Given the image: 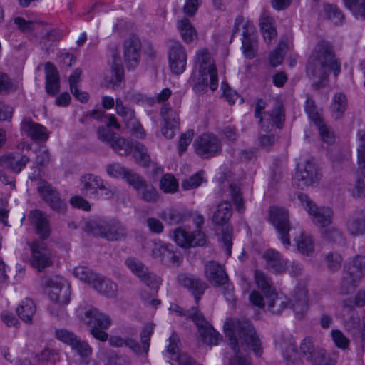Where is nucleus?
Segmentation results:
<instances>
[{
  "label": "nucleus",
  "instance_id": "f257e3e1",
  "mask_svg": "<svg viewBox=\"0 0 365 365\" xmlns=\"http://www.w3.org/2000/svg\"><path fill=\"white\" fill-rule=\"evenodd\" d=\"M328 71L337 76L341 71V63L336 58L331 45L322 41L316 45L309 58L307 73L309 78H318L322 81L327 78Z\"/></svg>",
  "mask_w": 365,
  "mask_h": 365
},
{
  "label": "nucleus",
  "instance_id": "f03ea898",
  "mask_svg": "<svg viewBox=\"0 0 365 365\" xmlns=\"http://www.w3.org/2000/svg\"><path fill=\"white\" fill-rule=\"evenodd\" d=\"M283 348V356L287 365H302L301 357L313 363L314 365H327L333 362L336 365V354L334 351L330 356L319 346L314 344H285Z\"/></svg>",
  "mask_w": 365,
  "mask_h": 365
},
{
  "label": "nucleus",
  "instance_id": "7ed1b4c3",
  "mask_svg": "<svg viewBox=\"0 0 365 365\" xmlns=\"http://www.w3.org/2000/svg\"><path fill=\"white\" fill-rule=\"evenodd\" d=\"M85 230L94 236L109 241L122 240L126 237V229L118 220L108 218H97L87 221Z\"/></svg>",
  "mask_w": 365,
  "mask_h": 365
},
{
  "label": "nucleus",
  "instance_id": "20e7f679",
  "mask_svg": "<svg viewBox=\"0 0 365 365\" xmlns=\"http://www.w3.org/2000/svg\"><path fill=\"white\" fill-rule=\"evenodd\" d=\"M170 310L177 315L191 319L197 326L199 334L204 342H218L222 336L207 321L202 312L197 307L185 310L178 304H172Z\"/></svg>",
  "mask_w": 365,
  "mask_h": 365
},
{
  "label": "nucleus",
  "instance_id": "39448f33",
  "mask_svg": "<svg viewBox=\"0 0 365 365\" xmlns=\"http://www.w3.org/2000/svg\"><path fill=\"white\" fill-rule=\"evenodd\" d=\"M195 66L199 70L196 85L209 86L212 91H215L218 86L217 71L207 48H200L196 52Z\"/></svg>",
  "mask_w": 365,
  "mask_h": 365
},
{
  "label": "nucleus",
  "instance_id": "423d86ee",
  "mask_svg": "<svg viewBox=\"0 0 365 365\" xmlns=\"http://www.w3.org/2000/svg\"><path fill=\"white\" fill-rule=\"evenodd\" d=\"M224 331L230 342H259V338L255 329L249 321L228 319L224 324Z\"/></svg>",
  "mask_w": 365,
  "mask_h": 365
},
{
  "label": "nucleus",
  "instance_id": "0eeeda50",
  "mask_svg": "<svg viewBox=\"0 0 365 365\" xmlns=\"http://www.w3.org/2000/svg\"><path fill=\"white\" fill-rule=\"evenodd\" d=\"M81 319L88 325L91 326L90 329L91 334L96 340L105 342L108 334L102 330V329H108L112 324L110 317L101 312L95 307H91L86 310L83 315H81Z\"/></svg>",
  "mask_w": 365,
  "mask_h": 365
},
{
  "label": "nucleus",
  "instance_id": "6e6552de",
  "mask_svg": "<svg viewBox=\"0 0 365 365\" xmlns=\"http://www.w3.org/2000/svg\"><path fill=\"white\" fill-rule=\"evenodd\" d=\"M81 190L86 195L94 198H109L113 190L108 183L101 177L93 174H86L80 180Z\"/></svg>",
  "mask_w": 365,
  "mask_h": 365
},
{
  "label": "nucleus",
  "instance_id": "1a4fd4ad",
  "mask_svg": "<svg viewBox=\"0 0 365 365\" xmlns=\"http://www.w3.org/2000/svg\"><path fill=\"white\" fill-rule=\"evenodd\" d=\"M365 276V257L357 255L345 266L341 284V292L347 294Z\"/></svg>",
  "mask_w": 365,
  "mask_h": 365
},
{
  "label": "nucleus",
  "instance_id": "9d476101",
  "mask_svg": "<svg viewBox=\"0 0 365 365\" xmlns=\"http://www.w3.org/2000/svg\"><path fill=\"white\" fill-rule=\"evenodd\" d=\"M297 197L302 206L309 213L314 224L319 227H325L331 223L334 212L331 208L327 207H319L304 193L298 194Z\"/></svg>",
  "mask_w": 365,
  "mask_h": 365
},
{
  "label": "nucleus",
  "instance_id": "9b49d317",
  "mask_svg": "<svg viewBox=\"0 0 365 365\" xmlns=\"http://www.w3.org/2000/svg\"><path fill=\"white\" fill-rule=\"evenodd\" d=\"M269 222L277 232L278 238L285 246L290 245L289 231L292 227L289 222L288 211L280 207H271L269 208Z\"/></svg>",
  "mask_w": 365,
  "mask_h": 365
},
{
  "label": "nucleus",
  "instance_id": "f8f14e48",
  "mask_svg": "<svg viewBox=\"0 0 365 365\" xmlns=\"http://www.w3.org/2000/svg\"><path fill=\"white\" fill-rule=\"evenodd\" d=\"M193 146L196 153L202 158H210L222 151V142L215 135L205 133L198 136Z\"/></svg>",
  "mask_w": 365,
  "mask_h": 365
},
{
  "label": "nucleus",
  "instance_id": "ddd939ff",
  "mask_svg": "<svg viewBox=\"0 0 365 365\" xmlns=\"http://www.w3.org/2000/svg\"><path fill=\"white\" fill-rule=\"evenodd\" d=\"M125 264L130 272L148 287L158 289L160 284V279L153 272L139 259L135 257H128Z\"/></svg>",
  "mask_w": 365,
  "mask_h": 365
},
{
  "label": "nucleus",
  "instance_id": "4468645a",
  "mask_svg": "<svg viewBox=\"0 0 365 365\" xmlns=\"http://www.w3.org/2000/svg\"><path fill=\"white\" fill-rule=\"evenodd\" d=\"M235 356L230 359V365H252L249 354L252 351L257 357L263 352L261 344H230Z\"/></svg>",
  "mask_w": 365,
  "mask_h": 365
},
{
  "label": "nucleus",
  "instance_id": "2eb2a0df",
  "mask_svg": "<svg viewBox=\"0 0 365 365\" xmlns=\"http://www.w3.org/2000/svg\"><path fill=\"white\" fill-rule=\"evenodd\" d=\"M162 118L160 131L167 139H172L179 131L180 118L178 112L168 105H164L160 111Z\"/></svg>",
  "mask_w": 365,
  "mask_h": 365
},
{
  "label": "nucleus",
  "instance_id": "dca6fc26",
  "mask_svg": "<svg viewBox=\"0 0 365 365\" xmlns=\"http://www.w3.org/2000/svg\"><path fill=\"white\" fill-rule=\"evenodd\" d=\"M168 61L171 72L175 75L182 73L187 65V52L179 41H170Z\"/></svg>",
  "mask_w": 365,
  "mask_h": 365
},
{
  "label": "nucleus",
  "instance_id": "f3484780",
  "mask_svg": "<svg viewBox=\"0 0 365 365\" xmlns=\"http://www.w3.org/2000/svg\"><path fill=\"white\" fill-rule=\"evenodd\" d=\"M37 190L41 198L49 205L51 209L58 212L66 211V202L60 197L58 191L51 184L41 180L38 183Z\"/></svg>",
  "mask_w": 365,
  "mask_h": 365
},
{
  "label": "nucleus",
  "instance_id": "a211bd4d",
  "mask_svg": "<svg viewBox=\"0 0 365 365\" xmlns=\"http://www.w3.org/2000/svg\"><path fill=\"white\" fill-rule=\"evenodd\" d=\"M31 251V264L42 271L52 264L51 255L46 244L43 241H34L29 244Z\"/></svg>",
  "mask_w": 365,
  "mask_h": 365
},
{
  "label": "nucleus",
  "instance_id": "6ab92c4d",
  "mask_svg": "<svg viewBox=\"0 0 365 365\" xmlns=\"http://www.w3.org/2000/svg\"><path fill=\"white\" fill-rule=\"evenodd\" d=\"M49 287V298L60 304L66 305L70 302V285L63 277L50 279L48 282Z\"/></svg>",
  "mask_w": 365,
  "mask_h": 365
},
{
  "label": "nucleus",
  "instance_id": "aec40b11",
  "mask_svg": "<svg viewBox=\"0 0 365 365\" xmlns=\"http://www.w3.org/2000/svg\"><path fill=\"white\" fill-rule=\"evenodd\" d=\"M141 43L135 36H130L123 45V59L128 70L135 69L139 64Z\"/></svg>",
  "mask_w": 365,
  "mask_h": 365
},
{
  "label": "nucleus",
  "instance_id": "412c9836",
  "mask_svg": "<svg viewBox=\"0 0 365 365\" xmlns=\"http://www.w3.org/2000/svg\"><path fill=\"white\" fill-rule=\"evenodd\" d=\"M178 281L181 286L186 288L192 293L196 304H198L202 295L207 288L206 282L200 277L187 273L178 274Z\"/></svg>",
  "mask_w": 365,
  "mask_h": 365
},
{
  "label": "nucleus",
  "instance_id": "4be33fe9",
  "mask_svg": "<svg viewBox=\"0 0 365 365\" xmlns=\"http://www.w3.org/2000/svg\"><path fill=\"white\" fill-rule=\"evenodd\" d=\"M319 180L317 168L316 164L307 160L304 167L295 174L294 183L299 189L312 185Z\"/></svg>",
  "mask_w": 365,
  "mask_h": 365
},
{
  "label": "nucleus",
  "instance_id": "5701e85b",
  "mask_svg": "<svg viewBox=\"0 0 365 365\" xmlns=\"http://www.w3.org/2000/svg\"><path fill=\"white\" fill-rule=\"evenodd\" d=\"M29 158L21 152H11L0 157V166L19 173L29 163Z\"/></svg>",
  "mask_w": 365,
  "mask_h": 365
},
{
  "label": "nucleus",
  "instance_id": "b1692460",
  "mask_svg": "<svg viewBox=\"0 0 365 365\" xmlns=\"http://www.w3.org/2000/svg\"><path fill=\"white\" fill-rule=\"evenodd\" d=\"M205 276L208 282L215 287L225 285L228 276L225 269L218 263L211 261L205 266Z\"/></svg>",
  "mask_w": 365,
  "mask_h": 365
},
{
  "label": "nucleus",
  "instance_id": "393cba45",
  "mask_svg": "<svg viewBox=\"0 0 365 365\" xmlns=\"http://www.w3.org/2000/svg\"><path fill=\"white\" fill-rule=\"evenodd\" d=\"M264 259L267 268L274 273L282 274L288 268L287 261L275 250H267L264 254Z\"/></svg>",
  "mask_w": 365,
  "mask_h": 365
},
{
  "label": "nucleus",
  "instance_id": "a878e982",
  "mask_svg": "<svg viewBox=\"0 0 365 365\" xmlns=\"http://www.w3.org/2000/svg\"><path fill=\"white\" fill-rule=\"evenodd\" d=\"M21 128L34 140L46 141L48 138L46 128L30 118H25L23 119Z\"/></svg>",
  "mask_w": 365,
  "mask_h": 365
},
{
  "label": "nucleus",
  "instance_id": "bb28decb",
  "mask_svg": "<svg viewBox=\"0 0 365 365\" xmlns=\"http://www.w3.org/2000/svg\"><path fill=\"white\" fill-rule=\"evenodd\" d=\"M172 247V245L164 243L162 241L154 242L152 248L153 257L161 262H180L182 258L173 252Z\"/></svg>",
  "mask_w": 365,
  "mask_h": 365
},
{
  "label": "nucleus",
  "instance_id": "cd10ccee",
  "mask_svg": "<svg viewBox=\"0 0 365 365\" xmlns=\"http://www.w3.org/2000/svg\"><path fill=\"white\" fill-rule=\"evenodd\" d=\"M253 26L249 23L243 25V34L242 39V48L246 58H253L256 55L257 39L252 33Z\"/></svg>",
  "mask_w": 365,
  "mask_h": 365
},
{
  "label": "nucleus",
  "instance_id": "c85d7f7f",
  "mask_svg": "<svg viewBox=\"0 0 365 365\" xmlns=\"http://www.w3.org/2000/svg\"><path fill=\"white\" fill-rule=\"evenodd\" d=\"M29 220L33 225L41 237L46 239L50 235V226L46 215L38 210L31 211Z\"/></svg>",
  "mask_w": 365,
  "mask_h": 365
},
{
  "label": "nucleus",
  "instance_id": "c756f323",
  "mask_svg": "<svg viewBox=\"0 0 365 365\" xmlns=\"http://www.w3.org/2000/svg\"><path fill=\"white\" fill-rule=\"evenodd\" d=\"M289 306L293 309L298 317H302L308 310L307 291L305 289H295L293 298L289 299Z\"/></svg>",
  "mask_w": 365,
  "mask_h": 365
},
{
  "label": "nucleus",
  "instance_id": "7c9ffc66",
  "mask_svg": "<svg viewBox=\"0 0 365 365\" xmlns=\"http://www.w3.org/2000/svg\"><path fill=\"white\" fill-rule=\"evenodd\" d=\"M45 74L46 91L48 94L54 96L60 91V79L58 73L52 63H46Z\"/></svg>",
  "mask_w": 365,
  "mask_h": 365
},
{
  "label": "nucleus",
  "instance_id": "2f4dec72",
  "mask_svg": "<svg viewBox=\"0 0 365 365\" xmlns=\"http://www.w3.org/2000/svg\"><path fill=\"white\" fill-rule=\"evenodd\" d=\"M93 287L108 298H114L118 294V286L111 279L98 276Z\"/></svg>",
  "mask_w": 365,
  "mask_h": 365
},
{
  "label": "nucleus",
  "instance_id": "473e14b6",
  "mask_svg": "<svg viewBox=\"0 0 365 365\" xmlns=\"http://www.w3.org/2000/svg\"><path fill=\"white\" fill-rule=\"evenodd\" d=\"M177 28L182 40L186 43H190L197 38V33L195 29L187 18L178 20L177 22Z\"/></svg>",
  "mask_w": 365,
  "mask_h": 365
},
{
  "label": "nucleus",
  "instance_id": "72a5a7b5",
  "mask_svg": "<svg viewBox=\"0 0 365 365\" xmlns=\"http://www.w3.org/2000/svg\"><path fill=\"white\" fill-rule=\"evenodd\" d=\"M267 299L268 309L273 314H280L289 307V299L287 297H278L274 292L267 295Z\"/></svg>",
  "mask_w": 365,
  "mask_h": 365
},
{
  "label": "nucleus",
  "instance_id": "f704fd0d",
  "mask_svg": "<svg viewBox=\"0 0 365 365\" xmlns=\"http://www.w3.org/2000/svg\"><path fill=\"white\" fill-rule=\"evenodd\" d=\"M232 213L230 203L227 201H222L217 206L212 215V222L216 225H224L229 220Z\"/></svg>",
  "mask_w": 365,
  "mask_h": 365
},
{
  "label": "nucleus",
  "instance_id": "c9c22d12",
  "mask_svg": "<svg viewBox=\"0 0 365 365\" xmlns=\"http://www.w3.org/2000/svg\"><path fill=\"white\" fill-rule=\"evenodd\" d=\"M16 312L21 320L26 323H31L36 312V305L34 301L29 298L25 299L17 307Z\"/></svg>",
  "mask_w": 365,
  "mask_h": 365
},
{
  "label": "nucleus",
  "instance_id": "e433bc0d",
  "mask_svg": "<svg viewBox=\"0 0 365 365\" xmlns=\"http://www.w3.org/2000/svg\"><path fill=\"white\" fill-rule=\"evenodd\" d=\"M347 100L342 93H336L332 99L330 106L331 115L334 119H339L346 109Z\"/></svg>",
  "mask_w": 365,
  "mask_h": 365
},
{
  "label": "nucleus",
  "instance_id": "4c0bfd02",
  "mask_svg": "<svg viewBox=\"0 0 365 365\" xmlns=\"http://www.w3.org/2000/svg\"><path fill=\"white\" fill-rule=\"evenodd\" d=\"M274 20L267 14H263L260 19V28L265 41L269 43L277 36V31L273 26Z\"/></svg>",
  "mask_w": 365,
  "mask_h": 365
},
{
  "label": "nucleus",
  "instance_id": "58836bf2",
  "mask_svg": "<svg viewBox=\"0 0 365 365\" xmlns=\"http://www.w3.org/2000/svg\"><path fill=\"white\" fill-rule=\"evenodd\" d=\"M295 241L299 252L302 255L309 256L314 252V243L310 235L302 232L299 237L295 239Z\"/></svg>",
  "mask_w": 365,
  "mask_h": 365
},
{
  "label": "nucleus",
  "instance_id": "ea45409f",
  "mask_svg": "<svg viewBox=\"0 0 365 365\" xmlns=\"http://www.w3.org/2000/svg\"><path fill=\"white\" fill-rule=\"evenodd\" d=\"M98 357L104 365H130L126 357L120 356L113 351L101 352Z\"/></svg>",
  "mask_w": 365,
  "mask_h": 365
},
{
  "label": "nucleus",
  "instance_id": "a19ab883",
  "mask_svg": "<svg viewBox=\"0 0 365 365\" xmlns=\"http://www.w3.org/2000/svg\"><path fill=\"white\" fill-rule=\"evenodd\" d=\"M173 239L178 246L184 248L190 247L193 243L191 232L182 227H178L173 231Z\"/></svg>",
  "mask_w": 365,
  "mask_h": 365
},
{
  "label": "nucleus",
  "instance_id": "79ce46f5",
  "mask_svg": "<svg viewBox=\"0 0 365 365\" xmlns=\"http://www.w3.org/2000/svg\"><path fill=\"white\" fill-rule=\"evenodd\" d=\"M73 275L93 287L98 275L93 272L90 268L86 266H78L73 269Z\"/></svg>",
  "mask_w": 365,
  "mask_h": 365
},
{
  "label": "nucleus",
  "instance_id": "37998d69",
  "mask_svg": "<svg viewBox=\"0 0 365 365\" xmlns=\"http://www.w3.org/2000/svg\"><path fill=\"white\" fill-rule=\"evenodd\" d=\"M359 147L357 162L361 174L365 178V130H360L357 133Z\"/></svg>",
  "mask_w": 365,
  "mask_h": 365
},
{
  "label": "nucleus",
  "instance_id": "c03bdc74",
  "mask_svg": "<svg viewBox=\"0 0 365 365\" xmlns=\"http://www.w3.org/2000/svg\"><path fill=\"white\" fill-rule=\"evenodd\" d=\"M346 227L352 235L365 233V217H350L346 222Z\"/></svg>",
  "mask_w": 365,
  "mask_h": 365
},
{
  "label": "nucleus",
  "instance_id": "a18cd8bd",
  "mask_svg": "<svg viewBox=\"0 0 365 365\" xmlns=\"http://www.w3.org/2000/svg\"><path fill=\"white\" fill-rule=\"evenodd\" d=\"M115 109L118 115L122 117L126 126L136 120L134 110L125 107L120 98H117L115 101Z\"/></svg>",
  "mask_w": 365,
  "mask_h": 365
},
{
  "label": "nucleus",
  "instance_id": "49530a36",
  "mask_svg": "<svg viewBox=\"0 0 365 365\" xmlns=\"http://www.w3.org/2000/svg\"><path fill=\"white\" fill-rule=\"evenodd\" d=\"M133 144L129 140L118 136L110 145L113 150L120 155H128L133 148Z\"/></svg>",
  "mask_w": 365,
  "mask_h": 365
},
{
  "label": "nucleus",
  "instance_id": "de8ad7c7",
  "mask_svg": "<svg viewBox=\"0 0 365 365\" xmlns=\"http://www.w3.org/2000/svg\"><path fill=\"white\" fill-rule=\"evenodd\" d=\"M345 6L356 18L365 19V0H343Z\"/></svg>",
  "mask_w": 365,
  "mask_h": 365
},
{
  "label": "nucleus",
  "instance_id": "09e8293b",
  "mask_svg": "<svg viewBox=\"0 0 365 365\" xmlns=\"http://www.w3.org/2000/svg\"><path fill=\"white\" fill-rule=\"evenodd\" d=\"M324 11L327 19L335 24H341L344 19L343 12L335 5L325 4Z\"/></svg>",
  "mask_w": 365,
  "mask_h": 365
},
{
  "label": "nucleus",
  "instance_id": "8fccbe9b",
  "mask_svg": "<svg viewBox=\"0 0 365 365\" xmlns=\"http://www.w3.org/2000/svg\"><path fill=\"white\" fill-rule=\"evenodd\" d=\"M134 157L137 162L143 166H148L150 163L146 147L140 143L133 144Z\"/></svg>",
  "mask_w": 365,
  "mask_h": 365
},
{
  "label": "nucleus",
  "instance_id": "3c124183",
  "mask_svg": "<svg viewBox=\"0 0 365 365\" xmlns=\"http://www.w3.org/2000/svg\"><path fill=\"white\" fill-rule=\"evenodd\" d=\"M160 188L165 193H174L178 188V182L173 175H164L160 182Z\"/></svg>",
  "mask_w": 365,
  "mask_h": 365
},
{
  "label": "nucleus",
  "instance_id": "603ef678",
  "mask_svg": "<svg viewBox=\"0 0 365 365\" xmlns=\"http://www.w3.org/2000/svg\"><path fill=\"white\" fill-rule=\"evenodd\" d=\"M304 110L307 114L308 115L309 119L315 124L320 125V123L323 121L319 113L317 110V106L315 105V102L313 99L310 98H307Z\"/></svg>",
  "mask_w": 365,
  "mask_h": 365
},
{
  "label": "nucleus",
  "instance_id": "864d4df0",
  "mask_svg": "<svg viewBox=\"0 0 365 365\" xmlns=\"http://www.w3.org/2000/svg\"><path fill=\"white\" fill-rule=\"evenodd\" d=\"M255 281L259 289H261L267 295L271 292V282L269 278L261 270H255Z\"/></svg>",
  "mask_w": 365,
  "mask_h": 365
},
{
  "label": "nucleus",
  "instance_id": "5fc2aeb1",
  "mask_svg": "<svg viewBox=\"0 0 365 365\" xmlns=\"http://www.w3.org/2000/svg\"><path fill=\"white\" fill-rule=\"evenodd\" d=\"M264 115L269 116V124L272 125H276L277 128H280L282 126V123L284 121V114L282 106L279 104H277L269 113H264Z\"/></svg>",
  "mask_w": 365,
  "mask_h": 365
},
{
  "label": "nucleus",
  "instance_id": "6e6d98bb",
  "mask_svg": "<svg viewBox=\"0 0 365 365\" xmlns=\"http://www.w3.org/2000/svg\"><path fill=\"white\" fill-rule=\"evenodd\" d=\"M140 198L148 202H155L158 200V193L155 188L151 185L145 183L141 188V190L138 191Z\"/></svg>",
  "mask_w": 365,
  "mask_h": 365
},
{
  "label": "nucleus",
  "instance_id": "4d7b16f0",
  "mask_svg": "<svg viewBox=\"0 0 365 365\" xmlns=\"http://www.w3.org/2000/svg\"><path fill=\"white\" fill-rule=\"evenodd\" d=\"M203 172H198L188 178L183 180L181 182L182 188L184 190H190L198 187L204 181Z\"/></svg>",
  "mask_w": 365,
  "mask_h": 365
},
{
  "label": "nucleus",
  "instance_id": "13d9d810",
  "mask_svg": "<svg viewBox=\"0 0 365 365\" xmlns=\"http://www.w3.org/2000/svg\"><path fill=\"white\" fill-rule=\"evenodd\" d=\"M160 217L170 225H177L184 221V215L175 210L163 212Z\"/></svg>",
  "mask_w": 365,
  "mask_h": 365
},
{
  "label": "nucleus",
  "instance_id": "bf43d9fd",
  "mask_svg": "<svg viewBox=\"0 0 365 365\" xmlns=\"http://www.w3.org/2000/svg\"><path fill=\"white\" fill-rule=\"evenodd\" d=\"M111 73L110 82L115 86H121L124 83V70L122 65L115 62L111 67Z\"/></svg>",
  "mask_w": 365,
  "mask_h": 365
},
{
  "label": "nucleus",
  "instance_id": "052dcab7",
  "mask_svg": "<svg viewBox=\"0 0 365 365\" xmlns=\"http://www.w3.org/2000/svg\"><path fill=\"white\" fill-rule=\"evenodd\" d=\"M124 179L137 191L141 190L142 187L146 183L142 177L129 170H127Z\"/></svg>",
  "mask_w": 365,
  "mask_h": 365
},
{
  "label": "nucleus",
  "instance_id": "680f3d73",
  "mask_svg": "<svg viewBox=\"0 0 365 365\" xmlns=\"http://www.w3.org/2000/svg\"><path fill=\"white\" fill-rule=\"evenodd\" d=\"M230 195L233 200L235 205L236 206L237 210L240 212H243L245 210V206L240 187L236 185H230Z\"/></svg>",
  "mask_w": 365,
  "mask_h": 365
},
{
  "label": "nucleus",
  "instance_id": "e2e57ef3",
  "mask_svg": "<svg viewBox=\"0 0 365 365\" xmlns=\"http://www.w3.org/2000/svg\"><path fill=\"white\" fill-rule=\"evenodd\" d=\"M55 335L61 342H81L73 332L66 329H56Z\"/></svg>",
  "mask_w": 365,
  "mask_h": 365
},
{
  "label": "nucleus",
  "instance_id": "0e129e2a",
  "mask_svg": "<svg viewBox=\"0 0 365 365\" xmlns=\"http://www.w3.org/2000/svg\"><path fill=\"white\" fill-rule=\"evenodd\" d=\"M322 235L327 240L334 242H340L343 240L341 231L334 227H328L324 230L322 232Z\"/></svg>",
  "mask_w": 365,
  "mask_h": 365
},
{
  "label": "nucleus",
  "instance_id": "69168bd1",
  "mask_svg": "<svg viewBox=\"0 0 365 365\" xmlns=\"http://www.w3.org/2000/svg\"><path fill=\"white\" fill-rule=\"evenodd\" d=\"M127 170H128L127 169H125L124 167L121 166L120 164H118V163L109 164L106 167L107 174L110 177L115 178H124Z\"/></svg>",
  "mask_w": 365,
  "mask_h": 365
},
{
  "label": "nucleus",
  "instance_id": "338daca9",
  "mask_svg": "<svg viewBox=\"0 0 365 365\" xmlns=\"http://www.w3.org/2000/svg\"><path fill=\"white\" fill-rule=\"evenodd\" d=\"M316 125L318 128L322 140L328 145L332 144L334 142V135L330 128L324 125V121H322L320 125Z\"/></svg>",
  "mask_w": 365,
  "mask_h": 365
},
{
  "label": "nucleus",
  "instance_id": "774afa93",
  "mask_svg": "<svg viewBox=\"0 0 365 365\" xmlns=\"http://www.w3.org/2000/svg\"><path fill=\"white\" fill-rule=\"evenodd\" d=\"M117 135L110 128L106 127H101L98 130V138L106 143L111 145L113 141L116 139Z\"/></svg>",
  "mask_w": 365,
  "mask_h": 365
}]
</instances>
